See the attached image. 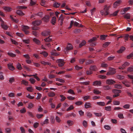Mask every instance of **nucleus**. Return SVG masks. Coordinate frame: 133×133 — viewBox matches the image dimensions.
I'll use <instances>...</instances> for the list:
<instances>
[{
	"label": "nucleus",
	"instance_id": "f257e3e1",
	"mask_svg": "<svg viewBox=\"0 0 133 133\" xmlns=\"http://www.w3.org/2000/svg\"><path fill=\"white\" fill-rule=\"evenodd\" d=\"M110 8V5H105L104 6L103 10H101L100 11V14L102 16H106L109 14V9Z\"/></svg>",
	"mask_w": 133,
	"mask_h": 133
},
{
	"label": "nucleus",
	"instance_id": "f03ea898",
	"mask_svg": "<svg viewBox=\"0 0 133 133\" xmlns=\"http://www.w3.org/2000/svg\"><path fill=\"white\" fill-rule=\"evenodd\" d=\"M73 49V47L72 45L68 43L64 49L63 51L65 54H67L69 50L72 49Z\"/></svg>",
	"mask_w": 133,
	"mask_h": 133
},
{
	"label": "nucleus",
	"instance_id": "7ed1b4c3",
	"mask_svg": "<svg viewBox=\"0 0 133 133\" xmlns=\"http://www.w3.org/2000/svg\"><path fill=\"white\" fill-rule=\"evenodd\" d=\"M97 39V38L96 37H93L92 38L88 40V42L90 44L91 46H94L96 45V43H93V42L95 41Z\"/></svg>",
	"mask_w": 133,
	"mask_h": 133
},
{
	"label": "nucleus",
	"instance_id": "20e7f679",
	"mask_svg": "<svg viewBox=\"0 0 133 133\" xmlns=\"http://www.w3.org/2000/svg\"><path fill=\"white\" fill-rule=\"evenodd\" d=\"M63 59H59L57 60L56 62L58 63V65L59 66H62L64 65L65 63Z\"/></svg>",
	"mask_w": 133,
	"mask_h": 133
},
{
	"label": "nucleus",
	"instance_id": "39448f33",
	"mask_svg": "<svg viewBox=\"0 0 133 133\" xmlns=\"http://www.w3.org/2000/svg\"><path fill=\"white\" fill-rule=\"evenodd\" d=\"M50 53L51 55L55 56H58L60 55L59 52H56V50L55 49L52 50L50 52Z\"/></svg>",
	"mask_w": 133,
	"mask_h": 133
},
{
	"label": "nucleus",
	"instance_id": "423d86ee",
	"mask_svg": "<svg viewBox=\"0 0 133 133\" xmlns=\"http://www.w3.org/2000/svg\"><path fill=\"white\" fill-rule=\"evenodd\" d=\"M106 82L107 84L109 85H111L116 83L112 79H107Z\"/></svg>",
	"mask_w": 133,
	"mask_h": 133
},
{
	"label": "nucleus",
	"instance_id": "0eeeda50",
	"mask_svg": "<svg viewBox=\"0 0 133 133\" xmlns=\"http://www.w3.org/2000/svg\"><path fill=\"white\" fill-rule=\"evenodd\" d=\"M101 84V81H96L93 82V85L95 86H100Z\"/></svg>",
	"mask_w": 133,
	"mask_h": 133
},
{
	"label": "nucleus",
	"instance_id": "6e6552de",
	"mask_svg": "<svg viewBox=\"0 0 133 133\" xmlns=\"http://www.w3.org/2000/svg\"><path fill=\"white\" fill-rule=\"evenodd\" d=\"M64 18L62 15H61L59 18L58 21L60 25H62L63 23Z\"/></svg>",
	"mask_w": 133,
	"mask_h": 133
},
{
	"label": "nucleus",
	"instance_id": "1a4fd4ad",
	"mask_svg": "<svg viewBox=\"0 0 133 133\" xmlns=\"http://www.w3.org/2000/svg\"><path fill=\"white\" fill-rule=\"evenodd\" d=\"M50 34V31L49 30H46L42 32V36H46Z\"/></svg>",
	"mask_w": 133,
	"mask_h": 133
},
{
	"label": "nucleus",
	"instance_id": "9d476101",
	"mask_svg": "<svg viewBox=\"0 0 133 133\" xmlns=\"http://www.w3.org/2000/svg\"><path fill=\"white\" fill-rule=\"evenodd\" d=\"M129 63L127 62H125L122 66L119 67V69H123L125 68V67L129 65Z\"/></svg>",
	"mask_w": 133,
	"mask_h": 133
},
{
	"label": "nucleus",
	"instance_id": "9b49d317",
	"mask_svg": "<svg viewBox=\"0 0 133 133\" xmlns=\"http://www.w3.org/2000/svg\"><path fill=\"white\" fill-rule=\"evenodd\" d=\"M121 1L120 0L117 1L115 2L113 4V7L114 8H116L121 2Z\"/></svg>",
	"mask_w": 133,
	"mask_h": 133
},
{
	"label": "nucleus",
	"instance_id": "f8f14e48",
	"mask_svg": "<svg viewBox=\"0 0 133 133\" xmlns=\"http://www.w3.org/2000/svg\"><path fill=\"white\" fill-rule=\"evenodd\" d=\"M8 68L10 70H13L14 69V68L13 66V64L11 63H9L8 64Z\"/></svg>",
	"mask_w": 133,
	"mask_h": 133
},
{
	"label": "nucleus",
	"instance_id": "ddd939ff",
	"mask_svg": "<svg viewBox=\"0 0 133 133\" xmlns=\"http://www.w3.org/2000/svg\"><path fill=\"white\" fill-rule=\"evenodd\" d=\"M41 21H33L32 22V24L34 26L38 25L41 24Z\"/></svg>",
	"mask_w": 133,
	"mask_h": 133
},
{
	"label": "nucleus",
	"instance_id": "4468645a",
	"mask_svg": "<svg viewBox=\"0 0 133 133\" xmlns=\"http://www.w3.org/2000/svg\"><path fill=\"white\" fill-rule=\"evenodd\" d=\"M22 30L23 31L27 30L30 29L29 27L27 25H22Z\"/></svg>",
	"mask_w": 133,
	"mask_h": 133
},
{
	"label": "nucleus",
	"instance_id": "2eb2a0df",
	"mask_svg": "<svg viewBox=\"0 0 133 133\" xmlns=\"http://www.w3.org/2000/svg\"><path fill=\"white\" fill-rule=\"evenodd\" d=\"M84 107L86 108H90L92 107L91 104L89 102H87L85 103Z\"/></svg>",
	"mask_w": 133,
	"mask_h": 133
},
{
	"label": "nucleus",
	"instance_id": "dca6fc26",
	"mask_svg": "<svg viewBox=\"0 0 133 133\" xmlns=\"http://www.w3.org/2000/svg\"><path fill=\"white\" fill-rule=\"evenodd\" d=\"M3 9L6 12H10L11 11L12 9L10 7L7 6H4L3 7Z\"/></svg>",
	"mask_w": 133,
	"mask_h": 133
},
{
	"label": "nucleus",
	"instance_id": "f3484780",
	"mask_svg": "<svg viewBox=\"0 0 133 133\" xmlns=\"http://www.w3.org/2000/svg\"><path fill=\"white\" fill-rule=\"evenodd\" d=\"M49 16H46L43 18V20L46 23L49 21Z\"/></svg>",
	"mask_w": 133,
	"mask_h": 133
},
{
	"label": "nucleus",
	"instance_id": "a211bd4d",
	"mask_svg": "<svg viewBox=\"0 0 133 133\" xmlns=\"http://www.w3.org/2000/svg\"><path fill=\"white\" fill-rule=\"evenodd\" d=\"M33 41L37 45H39L41 44V42L39 40L35 38L33 39Z\"/></svg>",
	"mask_w": 133,
	"mask_h": 133
},
{
	"label": "nucleus",
	"instance_id": "6ab92c4d",
	"mask_svg": "<svg viewBox=\"0 0 133 133\" xmlns=\"http://www.w3.org/2000/svg\"><path fill=\"white\" fill-rule=\"evenodd\" d=\"M124 17L127 19H129L130 18V15L129 13H127L124 15Z\"/></svg>",
	"mask_w": 133,
	"mask_h": 133
},
{
	"label": "nucleus",
	"instance_id": "aec40b11",
	"mask_svg": "<svg viewBox=\"0 0 133 133\" xmlns=\"http://www.w3.org/2000/svg\"><path fill=\"white\" fill-rule=\"evenodd\" d=\"M51 37V36H49L48 37L44 39V40L45 42H50L52 41V38H50Z\"/></svg>",
	"mask_w": 133,
	"mask_h": 133
},
{
	"label": "nucleus",
	"instance_id": "412c9836",
	"mask_svg": "<svg viewBox=\"0 0 133 133\" xmlns=\"http://www.w3.org/2000/svg\"><path fill=\"white\" fill-rule=\"evenodd\" d=\"M67 124L69 126H71L74 124V122L71 120H68L66 122Z\"/></svg>",
	"mask_w": 133,
	"mask_h": 133
},
{
	"label": "nucleus",
	"instance_id": "4be33fe9",
	"mask_svg": "<svg viewBox=\"0 0 133 133\" xmlns=\"http://www.w3.org/2000/svg\"><path fill=\"white\" fill-rule=\"evenodd\" d=\"M96 103L98 105L101 106H104L105 105V103L103 102H97Z\"/></svg>",
	"mask_w": 133,
	"mask_h": 133
},
{
	"label": "nucleus",
	"instance_id": "5701e85b",
	"mask_svg": "<svg viewBox=\"0 0 133 133\" xmlns=\"http://www.w3.org/2000/svg\"><path fill=\"white\" fill-rule=\"evenodd\" d=\"M16 11V13L20 16H22L24 15V14L22 11H21L18 9Z\"/></svg>",
	"mask_w": 133,
	"mask_h": 133
},
{
	"label": "nucleus",
	"instance_id": "b1692460",
	"mask_svg": "<svg viewBox=\"0 0 133 133\" xmlns=\"http://www.w3.org/2000/svg\"><path fill=\"white\" fill-rule=\"evenodd\" d=\"M1 25L2 28L5 30H6L8 28V26L4 24V22L3 23H1Z\"/></svg>",
	"mask_w": 133,
	"mask_h": 133
},
{
	"label": "nucleus",
	"instance_id": "393cba45",
	"mask_svg": "<svg viewBox=\"0 0 133 133\" xmlns=\"http://www.w3.org/2000/svg\"><path fill=\"white\" fill-rule=\"evenodd\" d=\"M60 4L59 3L55 2L53 4V6L56 8H57L60 6Z\"/></svg>",
	"mask_w": 133,
	"mask_h": 133
},
{
	"label": "nucleus",
	"instance_id": "a878e982",
	"mask_svg": "<svg viewBox=\"0 0 133 133\" xmlns=\"http://www.w3.org/2000/svg\"><path fill=\"white\" fill-rule=\"evenodd\" d=\"M56 18L55 17H52L51 21V23L53 25H54L56 23Z\"/></svg>",
	"mask_w": 133,
	"mask_h": 133
},
{
	"label": "nucleus",
	"instance_id": "bb28decb",
	"mask_svg": "<svg viewBox=\"0 0 133 133\" xmlns=\"http://www.w3.org/2000/svg\"><path fill=\"white\" fill-rule=\"evenodd\" d=\"M125 49V48L124 47H122L118 50L117 51V52L119 53H121Z\"/></svg>",
	"mask_w": 133,
	"mask_h": 133
},
{
	"label": "nucleus",
	"instance_id": "cd10ccee",
	"mask_svg": "<svg viewBox=\"0 0 133 133\" xmlns=\"http://www.w3.org/2000/svg\"><path fill=\"white\" fill-rule=\"evenodd\" d=\"M113 92L115 94L119 93L121 92V91L120 90L114 89L112 90Z\"/></svg>",
	"mask_w": 133,
	"mask_h": 133
},
{
	"label": "nucleus",
	"instance_id": "c85d7f7f",
	"mask_svg": "<svg viewBox=\"0 0 133 133\" xmlns=\"http://www.w3.org/2000/svg\"><path fill=\"white\" fill-rule=\"evenodd\" d=\"M7 54L9 55L12 57H15L16 56L15 54H14L11 52H8L7 53Z\"/></svg>",
	"mask_w": 133,
	"mask_h": 133
},
{
	"label": "nucleus",
	"instance_id": "c756f323",
	"mask_svg": "<svg viewBox=\"0 0 133 133\" xmlns=\"http://www.w3.org/2000/svg\"><path fill=\"white\" fill-rule=\"evenodd\" d=\"M110 42H106L105 43L103 44V47L104 48L106 47L110 44Z\"/></svg>",
	"mask_w": 133,
	"mask_h": 133
},
{
	"label": "nucleus",
	"instance_id": "7c9ffc66",
	"mask_svg": "<svg viewBox=\"0 0 133 133\" xmlns=\"http://www.w3.org/2000/svg\"><path fill=\"white\" fill-rule=\"evenodd\" d=\"M16 8L17 9H26L27 8V7L25 6H18L16 7Z\"/></svg>",
	"mask_w": 133,
	"mask_h": 133
},
{
	"label": "nucleus",
	"instance_id": "2f4dec72",
	"mask_svg": "<svg viewBox=\"0 0 133 133\" xmlns=\"http://www.w3.org/2000/svg\"><path fill=\"white\" fill-rule=\"evenodd\" d=\"M90 69L91 70L95 71L97 69V68L95 66L93 65L90 66Z\"/></svg>",
	"mask_w": 133,
	"mask_h": 133
},
{
	"label": "nucleus",
	"instance_id": "473e14b6",
	"mask_svg": "<svg viewBox=\"0 0 133 133\" xmlns=\"http://www.w3.org/2000/svg\"><path fill=\"white\" fill-rule=\"evenodd\" d=\"M56 81H58L64 83L65 82V80L62 78H56Z\"/></svg>",
	"mask_w": 133,
	"mask_h": 133
},
{
	"label": "nucleus",
	"instance_id": "72a5a7b5",
	"mask_svg": "<svg viewBox=\"0 0 133 133\" xmlns=\"http://www.w3.org/2000/svg\"><path fill=\"white\" fill-rule=\"evenodd\" d=\"M70 116H72L74 117H75L76 116V115L75 114H74V113L72 112L71 113V114H69L68 115H67L66 116V117H68Z\"/></svg>",
	"mask_w": 133,
	"mask_h": 133
},
{
	"label": "nucleus",
	"instance_id": "f704fd0d",
	"mask_svg": "<svg viewBox=\"0 0 133 133\" xmlns=\"http://www.w3.org/2000/svg\"><path fill=\"white\" fill-rule=\"evenodd\" d=\"M101 66L102 67L106 68L108 66V65L107 63L103 62L101 64Z\"/></svg>",
	"mask_w": 133,
	"mask_h": 133
},
{
	"label": "nucleus",
	"instance_id": "c9c22d12",
	"mask_svg": "<svg viewBox=\"0 0 133 133\" xmlns=\"http://www.w3.org/2000/svg\"><path fill=\"white\" fill-rule=\"evenodd\" d=\"M48 95L50 97H52L55 95V94L52 91H51L48 94Z\"/></svg>",
	"mask_w": 133,
	"mask_h": 133
},
{
	"label": "nucleus",
	"instance_id": "e433bc0d",
	"mask_svg": "<svg viewBox=\"0 0 133 133\" xmlns=\"http://www.w3.org/2000/svg\"><path fill=\"white\" fill-rule=\"evenodd\" d=\"M113 104L114 105H118L120 104L119 101H114L113 102Z\"/></svg>",
	"mask_w": 133,
	"mask_h": 133
},
{
	"label": "nucleus",
	"instance_id": "4c0bfd02",
	"mask_svg": "<svg viewBox=\"0 0 133 133\" xmlns=\"http://www.w3.org/2000/svg\"><path fill=\"white\" fill-rule=\"evenodd\" d=\"M10 18H11V19L13 21L16 23H17L18 22L19 20L18 19H14V18H13V17L11 15H10Z\"/></svg>",
	"mask_w": 133,
	"mask_h": 133
},
{
	"label": "nucleus",
	"instance_id": "58836bf2",
	"mask_svg": "<svg viewBox=\"0 0 133 133\" xmlns=\"http://www.w3.org/2000/svg\"><path fill=\"white\" fill-rule=\"evenodd\" d=\"M22 41L25 43L29 44L30 42V40L29 39H22Z\"/></svg>",
	"mask_w": 133,
	"mask_h": 133
},
{
	"label": "nucleus",
	"instance_id": "ea45409f",
	"mask_svg": "<svg viewBox=\"0 0 133 133\" xmlns=\"http://www.w3.org/2000/svg\"><path fill=\"white\" fill-rule=\"evenodd\" d=\"M103 88L104 89L106 90H108L111 89V87L107 85L103 86Z\"/></svg>",
	"mask_w": 133,
	"mask_h": 133
},
{
	"label": "nucleus",
	"instance_id": "a19ab883",
	"mask_svg": "<svg viewBox=\"0 0 133 133\" xmlns=\"http://www.w3.org/2000/svg\"><path fill=\"white\" fill-rule=\"evenodd\" d=\"M119 10H117L116 11H115L113 13H112V14H111L110 15L111 16H115L117 15V13L119 11Z\"/></svg>",
	"mask_w": 133,
	"mask_h": 133
},
{
	"label": "nucleus",
	"instance_id": "79ce46f5",
	"mask_svg": "<svg viewBox=\"0 0 133 133\" xmlns=\"http://www.w3.org/2000/svg\"><path fill=\"white\" fill-rule=\"evenodd\" d=\"M22 83L24 85L26 86H28V82L24 80H23L22 82Z\"/></svg>",
	"mask_w": 133,
	"mask_h": 133
},
{
	"label": "nucleus",
	"instance_id": "37998d69",
	"mask_svg": "<svg viewBox=\"0 0 133 133\" xmlns=\"http://www.w3.org/2000/svg\"><path fill=\"white\" fill-rule=\"evenodd\" d=\"M93 92L94 94H98L101 92L97 89H94L93 90Z\"/></svg>",
	"mask_w": 133,
	"mask_h": 133
},
{
	"label": "nucleus",
	"instance_id": "c03bdc74",
	"mask_svg": "<svg viewBox=\"0 0 133 133\" xmlns=\"http://www.w3.org/2000/svg\"><path fill=\"white\" fill-rule=\"evenodd\" d=\"M105 109L106 111H110L111 110V107L110 106L105 107Z\"/></svg>",
	"mask_w": 133,
	"mask_h": 133
},
{
	"label": "nucleus",
	"instance_id": "a18cd8bd",
	"mask_svg": "<svg viewBox=\"0 0 133 133\" xmlns=\"http://www.w3.org/2000/svg\"><path fill=\"white\" fill-rule=\"evenodd\" d=\"M95 115L97 117H101L102 116V114L101 113L94 112Z\"/></svg>",
	"mask_w": 133,
	"mask_h": 133
},
{
	"label": "nucleus",
	"instance_id": "49530a36",
	"mask_svg": "<svg viewBox=\"0 0 133 133\" xmlns=\"http://www.w3.org/2000/svg\"><path fill=\"white\" fill-rule=\"evenodd\" d=\"M86 43V42L84 40L83 41L82 43L79 44V47H81L82 46L84 45Z\"/></svg>",
	"mask_w": 133,
	"mask_h": 133
},
{
	"label": "nucleus",
	"instance_id": "de8ad7c7",
	"mask_svg": "<svg viewBox=\"0 0 133 133\" xmlns=\"http://www.w3.org/2000/svg\"><path fill=\"white\" fill-rule=\"evenodd\" d=\"M130 107V105L129 104H125L123 106V107L125 109H128Z\"/></svg>",
	"mask_w": 133,
	"mask_h": 133
},
{
	"label": "nucleus",
	"instance_id": "09e8293b",
	"mask_svg": "<svg viewBox=\"0 0 133 133\" xmlns=\"http://www.w3.org/2000/svg\"><path fill=\"white\" fill-rule=\"evenodd\" d=\"M26 89L28 91L30 92H32L33 91V89L31 87H27Z\"/></svg>",
	"mask_w": 133,
	"mask_h": 133
},
{
	"label": "nucleus",
	"instance_id": "8fccbe9b",
	"mask_svg": "<svg viewBox=\"0 0 133 133\" xmlns=\"http://www.w3.org/2000/svg\"><path fill=\"white\" fill-rule=\"evenodd\" d=\"M118 117L120 119H123L124 118L123 114L122 113H119L118 114Z\"/></svg>",
	"mask_w": 133,
	"mask_h": 133
},
{
	"label": "nucleus",
	"instance_id": "3c124183",
	"mask_svg": "<svg viewBox=\"0 0 133 133\" xmlns=\"http://www.w3.org/2000/svg\"><path fill=\"white\" fill-rule=\"evenodd\" d=\"M68 92L69 94L72 95H74L75 94L74 91L71 89L69 90L68 91Z\"/></svg>",
	"mask_w": 133,
	"mask_h": 133
},
{
	"label": "nucleus",
	"instance_id": "603ef678",
	"mask_svg": "<svg viewBox=\"0 0 133 133\" xmlns=\"http://www.w3.org/2000/svg\"><path fill=\"white\" fill-rule=\"evenodd\" d=\"M115 87L117 89H121L122 88V86L119 84H116L115 85Z\"/></svg>",
	"mask_w": 133,
	"mask_h": 133
},
{
	"label": "nucleus",
	"instance_id": "864d4df0",
	"mask_svg": "<svg viewBox=\"0 0 133 133\" xmlns=\"http://www.w3.org/2000/svg\"><path fill=\"white\" fill-rule=\"evenodd\" d=\"M95 10L96 8H94L90 10V12L91 14V16H92L95 12Z\"/></svg>",
	"mask_w": 133,
	"mask_h": 133
},
{
	"label": "nucleus",
	"instance_id": "5fc2aeb1",
	"mask_svg": "<svg viewBox=\"0 0 133 133\" xmlns=\"http://www.w3.org/2000/svg\"><path fill=\"white\" fill-rule=\"evenodd\" d=\"M74 108V107L73 105H71L67 108L66 110V111H70L73 109Z\"/></svg>",
	"mask_w": 133,
	"mask_h": 133
},
{
	"label": "nucleus",
	"instance_id": "6e6d98bb",
	"mask_svg": "<svg viewBox=\"0 0 133 133\" xmlns=\"http://www.w3.org/2000/svg\"><path fill=\"white\" fill-rule=\"evenodd\" d=\"M117 78L119 79H122L124 78V77L123 76L118 75L117 76Z\"/></svg>",
	"mask_w": 133,
	"mask_h": 133
},
{
	"label": "nucleus",
	"instance_id": "4d7b16f0",
	"mask_svg": "<svg viewBox=\"0 0 133 133\" xmlns=\"http://www.w3.org/2000/svg\"><path fill=\"white\" fill-rule=\"evenodd\" d=\"M5 132L8 133H10L11 131V129L9 128H6L5 129Z\"/></svg>",
	"mask_w": 133,
	"mask_h": 133
},
{
	"label": "nucleus",
	"instance_id": "13d9d810",
	"mask_svg": "<svg viewBox=\"0 0 133 133\" xmlns=\"http://www.w3.org/2000/svg\"><path fill=\"white\" fill-rule=\"evenodd\" d=\"M42 55L45 57H46L48 55V53L46 52L43 51H42Z\"/></svg>",
	"mask_w": 133,
	"mask_h": 133
},
{
	"label": "nucleus",
	"instance_id": "bf43d9fd",
	"mask_svg": "<svg viewBox=\"0 0 133 133\" xmlns=\"http://www.w3.org/2000/svg\"><path fill=\"white\" fill-rule=\"evenodd\" d=\"M16 34L17 36L21 37H22L24 36L23 34L21 33L17 32L16 33Z\"/></svg>",
	"mask_w": 133,
	"mask_h": 133
},
{
	"label": "nucleus",
	"instance_id": "052dcab7",
	"mask_svg": "<svg viewBox=\"0 0 133 133\" xmlns=\"http://www.w3.org/2000/svg\"><path fill=\"white\" fill-rule=\"evenodd\" d=\"M55 119L56 122L58 123H60L61 121L60 118L57 116H56L55 117Z\"/></svg>",
	"mask_w": 133,
	"mask_h": 133
},
{
	"label": "nucleus",
	"instance_id": "680f3d73",
	"mask_svg": "<svg viewBox=\"0 0 133 133\" xmlns=\"http://www.w3.org/2000/svg\"><path fill=\"white\" fill-rule=\"evenodd\" d=\"M26 112V110L25 108H23L22 109L20 110V112L21 113L23 114Z\"/></svg>",
	"mask_w": 133,
	"mask_h": 133
},
{
	"label": "nucleus",
	"instance_id": "e2e57ef3",
	"mask_svg": "<svg viewBox=\"0 0 133 133\" xmlns=\"http://www.w3.org/2000/svg\"><path fill=\"white\" fill-rule=\"evenodd\" d=\"M10 40L13 44H14L16 45H17L18 44V43L15 40L11 38L10 39Z\"/></svg>",
	"mask_w": 133,
	"mask_h": 133
},
{
	"label": "nucleus",
	"instance_id": "0e129e2a",
	"mask_svg": "<svg viewBox=\"0 0 133 133\" xmlns=\"http://www.w3.org/2000/svg\"><path fill=\"white\" fill-rule=\"evenodd\" d=\"M127 71L129 72L133 71V66L127 68Z\"/></svg>",
	"mask_w": 133,
	"mask_h": 133
},
{
	"label": "nucleus",
	"instance_id": "69168bd1",
	"mask_svg": "<svg viewBox=\"0 0 133 133\" xmlns=\"http://www.w3.org/2000/svg\"><path fill=\"white\" fill-rule=\"evenodd\" d=\"M60 96L61 97V99L60 100L61 102H62L64 101L66 98V97L63 95H61Z\"/></svg>",
	"mask_w": 133,
	"mask_h": 133
},
{
	"label": "nucleus",
	"instance_id": "338daca9",
	"mask_svg": "<svg viewBox=\"0 0 133 133\" xmlns=\"http://www.w3.org/2000/svg\"><path fill=\"white\" fill-rule=\"evenodd\" d=\"M82 68V67L81 66H79L76 65L75 66V69L76 70H79L81 69Z\"/></svg>",
	"mask_w": 133,
	"mask_h": 133
},
{
	"label": "nucleus",
	"instance_id": "774afa93",
	"mask_svg": "<svg viewBox=\"0 0 133 133\" xmlns=\"http://www.w3.org/2000/svg\"><path fill=\"white\" fill-rule=\"evenodd\" d=\"M8 96L10 97H14L15 94L13 92H10L8 95Z\"/></svg>",
	"mask_w": 133,
	"mask_h": 133
}]
</instances>
